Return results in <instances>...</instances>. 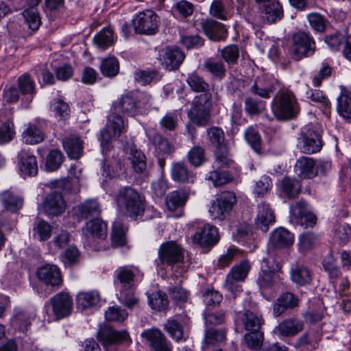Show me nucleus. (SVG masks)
Masks as SVG:
<instances>
[{"instance_id": "f257e3e1", "label": "nucleus", "mask_w": 351, "mask_h": 351, "mask_svg": "<svg viewBox=\"0 0 351 351\" xmlns=\"http://www.w3.org/2000/svg\"><path fill=\"white\" fill-rule=\"evenodd\" d=\"M138 109L137 101L131 93L122 95L113 103L106 126L101 131L100 142L103 152L108 151L112 141L125 132L123 120L117 113L123 112L134 116L137 114Z\"/></svg>"}, {"instance_id": "f03ea898", "label": "nucleus", "mask_w": 351, "mask_h": 351, "mask_svg": "<svg viewBox=\"0 0 351 351\" xmlns=\"http://www.w3.org/2000/svg\"><path fill=\"white\" fill-rule=\"evenodd\" d=\"M118 212L124 216L136 219L145 211V197L130 186L121 188L114 196Z\"/></svg>"}, {"instance_id": "7ed1b4c3", "label": "nucleus", "mask_w": 351, "mask_h": 351, "mask_svg": "<svg viewBox=\"0 0 351 351\" xmlns=\"http://www.w3.org/2000/svg\"><path fill=\"white\" fill-rule=\"evenodd\" d=\"M296 146L303 154H313L319 152L323 146L319 125L309 124L303 128L297 138Z\"/></svg>"}, {"instance_id": "20e7f679", "label": "nucleus", "mask_w": 351, "mask_h": 351, "mask_svg": "<svg viewBox=\"0 0 351 351\" xmlns=\"http://www.w3.org/2000/svg\"><path fill=\"white\" fill-rule=\"evenodd\" d=\"M211 98L210 92L203 93L194 98L192 107L188 111V117L194 124L198 126L208 124L212 108Z\"/></svg>"}, {"instance_id": "39448f33", "label": "nucleus", "mask_w": 351, "mask_h": 351, "mask_svg": "<svg viewBox=\"0 0 351 351\" xmlns=\"http://www.w3.org/2000/svg\"><path fill=\"white\" fill-rule=\"evenodd\" d=\"M272 110L278 119L289 120L297 115L299 106L292 93L283 92L276 99Z\"/></svg>"}, {"instance_id": "423d86ee", "label": "nucleus", "mask_w": 351, "mask_h": 351, "mask_svg": "<svg viewBox=\"0 0 351 351\" xmlns=\"http://www.w3.org/2000/svg\"><path fill=\"white\" fill-rule=\"evenodd\" d=\"M236 202L233 192L223 191L211 202L208 213L213 219L222 221L230 213Z\"/></svg>"}, {"instance_id": "0eeeda50", "label": "nucleus", "mask_w": 351, "mask_h": 351, "mask_svg": "<svg viewBox=\"0 0 351 351\" xmlns=\"http://www.w3.org/2000/svg\"><path fill=\"white\" fill-rule=\"evenodd\" d=\"M250 269V263L243 261L240 264L234 265L226 276L224 287L230 291L234 298L243 291L241 282L246 278Z\"/></svg>"}, {"instance_id": "6e6552de", "label": "nucleus", "mask_w": 351, "mask_h": 351, "mask_svg": "<svg viewBox=\"0 0 351 351\" xmlns=\"http://www.w3.org/2000/svg\"><path fill=\"white\" fill-rule=\"evenodd\" d=\"M315 51V43L310 34L298 32L293 36L292 54L296 60L312 56Z\"/></svg>"}, {"instance_id": "1a4fd4ad", "label": "nucleus", "mask_w": 351, "mask_h": 351, "mask_svg": "<svg viewBox=\"0 0 351 351\" xmlns=\"http://www.w3.org/2000/svg\"><path fill=\"white\" fill-rule=\"evenodd\" d=\"M159 18L150 10L138 13L133 20L134 28L136 33L152 35L156 33L159 25Z\"/></svg>"}, {"instance_id": "9d476101", "label": "nucleus", "mask_w": 351, "mask_h": 351, "mask_svg": "<svg viewBox=\"0 0 351 351\" xmlns=\"http://www.w3.org/2000/svg\"><path fill=\"white\" fill-rule=\"evenodd\" d=\"M291 220L304 228L313 226L317 217L311 212L308 204L300 200L290 206Z\"/></svg>"}, {"instance_id": "9b49d317", "label": "nucleus", "mask_w": 351, "mask_h": 351, "mask_svg": "<svg viewBox=\"0 0 351 351\" xmlns=\"http://www.w3.org/2000/svg\"><path fill=\"white\" fill-rule=\"evenodd\" d=\"M158 258L162 264L174 265L183 261V249L174 241L165 242L158 249Z\"/></svg>"}, {"instance_id": "f8f14e48", "label": "nucleus", "mask_w": 351, "mask_h": 351, "mask_svg": "<svg viewBox=\"0 0 351 351\" xmlns=\"http://www.w3.org/2000/svg\"><path fill=\"white\" fill-rule=\"evenodd\" d=\"M97 337L104 347L117 343H129L131 341L125 330L118 331L109 326L101 328L97 332Z\"/></svg>"}, {"instance_id": "ddd939ff", "label": "nucleus", "mask_w": 351, "mask_h": 351, "mask_svg": "<svg viewBox=\"0 0 351 351\" xmlns=\"http://www.w3.org/2000/svg\"><path fill=\"white\" fill-rule=\"evenodd\" d=\"M49 302L57 319L67 317L72 311L73 300L67 293L60 292L56 294L50 299Z\"/></svg>"}, {"instance_id": "4468645a", "label": "nucleus", "mask_w": 351, "mask_h": 351, "mask_svg": "<svg viewBox=\"0 0 351 351\" xmlns=\"http://www.w3.org/2000/svg\"><path fill=\"white\" fill-rule=\"evenodd\" d=\"M141 336L149 342L154 351H171V343L159 329L145 330L142 332Z\"/></svg>"}, {"instance_id": "2eb2a0df", "label": "nucleus", "mask_w": 351, "mask_h": 351, "mask_svg": "<svg viewBox=\"0 0 351 351\" xmlns=\"http://www.w3.org/2000/svg\"><path fill=\"white\" fill-rule=\"evenodd\" d=\"M185 56L178 48H165L160 51L159 60L162 66L169 71L178 69Z\"/></svg>"}, {"instance_id": "dca6fc26", "label": "nucleus", "mask_w": 351, "mask_h": 351, "mask_svg": "<svg viewBox=\"0 0 351 351\" xmlns=\"http://www.w3.org/2000/svg\"><path fill=\"white\" fill-rule=\"evenodd\" d=\"M35 313L29 310L16 307L11 319L12 326L21 332L28 330L32 322L35 318Z\"/></svg>"}, {"instance_id": "f3484780", "label": "nucleus", "mask_w": 351, "mask_h": 351, "mask_svg": "<svg viewBox=\"0 0 351 351\" xmlns=\"http://www.w3.org/2000/svg\"><path fill=\"white\" fill-rule=\"evenodd\" d=\"M219 239L217 228L209 224L204 225L193 235L195 243L202 247L210 246L216 244Z\"/></svg>"}, {"instance_id": "a211bd4d", "label": "nucleus", "mask_w": 351, "mask_h": 351, "mask_svg": "<svg viewBox=\"0 0 351 351\" xmlns=\"http://www.w3.org/2000/svg\"><path fill=\"white\" fill-rule=\"evenodd\" d=\"M303 329V321L295 317H290L280 322L275 328L274 332L279 336L290 337L296 335Z\"/></svg>"}, {"instance_id": "6ab92c4d", "label": "nucleus", "mask_w": 351, "mask_h": 351, "mask_svg": "<svg viewBox=\"0 0 351 351\" xmlns=\"http://www.w3.org/2000/svg\"><path fill=\"white\" fill-rule=\"evenodd\" d=\"M37 277L46 285L52 287L59 286L62 283V276L59 268L55 265H45L37 270Z\"/></svg>"}, {"instance_id": "aec40b11", "label": "nucleus", "mask_w": 351, "mask_h": 351, "mask_svg": "<svg viewBox=\"0 0 351 351\" xmlns=\"http://www.w3.org/2000/svg\"><path fill=\"white\" fill-rule=\"evenodd\" d=\"M294 243V236L285 228L274 230L269 237V245L275 249L288 248Z\"/></svg>"}, {"instance_id": "412c9836", "label": "nucleus", "mask_w": 351, "mask_h": 351, "mask_svg": "<svg viewBox=\"0 0 351 351\" xmlns=\"http://www.w3.org/2000/svg\"><path fill=\"white\" fill-rule=\"evenodd\" d=\"M299 305V299L290 292H286L280 295L273 305V313L275 317H279L287 311L293 309Z\"/></svg>"}, {"instance_id": "4be33fe9", "label": "nucleus", "mask_w": 351, "mask_h": 351, "mask_svg": "<svg viewBox=\"0 0 351 351\" xmlns=\"http://www.w3.org/2000/svg\"><path fill=\"white\" fill-rule=\"evenodd\" d=\"M66 208V202L60 193H49L43 202V208L47 215H59Z\"/></svg>"}, {"instance_id": "5701e85b", "label": "nucleus", "mask_w": 351, "mask_h": 351, "mask_svg": "<svg viewBox=\"0 0 351 351\" xmlns=\"http://www.w3.org/2000/svg\"><path fill=\"white\" fill-rule=\"evenodd\" d=\"M315 165V160L312 158L302 156L296 161L295 171L301 178L311 179L317 175Z\"/></svg>"}, {"instance_id": "b1692460", "label": "nucleus", "mask_w": 351, "mask_h": 351, "mask_svg": "<svg viewBox=\"0 0 351 351\" xmlns=\"http://www.w3.org/2000/svg\"><path fill=\"white\" fill-rule=\"evenodd\" d=\"M202 28L209 39L213 41L224 40L227 30L225 26L213 20H206L201 23Z\"/></svg>"}, {"instance_id": "393cba45", "label": "nucleus", "mask_w": 351, "mask_h": 351, "mask_svg": "<svg viewBox=\"0 0 351 351\" xmlns=\"http://www.w3.org/2000/svg\"><path fill=\"white\" fill-rule=\"evenodd\" d=\"M275 221V215L269 205L263 202L258 206L256 226L263 232L268 230L269 226Z\"/></svg>"}, {"instance_id": "a878e982", "label": "nucleus", "mask_w": 351, "mask_h": 351, "mask_svg": "<svg viewBox=\"0 0 351 351\" xmlns=\"http://www.w3.org/2000/svg\"><path fill=\"white\" fill-rule=\"evenodd\" d=\"M137 269L128 266L119 267L115 271V282L121 285V289H132Z\"/></svg>"}, {"instance_id": "bb28decb", "label": "nucleus", "mask_w": 351, "mask_h": 351, "mask_svg": "<svg viewBox=\"0 0 351 351\" xmlns=\"http://www.w3.org/2000/svg\"><path fill=\"white\" fill-rule=\"evenodd\" d=\"M171 175L174 181L181 183H193L196 177L195 173L189 170L187 165L182 162L172 164Z\"/></svg>"}, {"instance_id": "cd10ccee", "label": "nucleus", "mask_w": 351, "mask_h": 351, "mask_svg": "<svg viewBox=\"0 0 351 351\" xmlns=\"http://www.w3.org/2000/svg\"><path fill=\"white\" fill-rule=\"evenodd\" d=\"M20 170L23 175L34 176L38 173V164L36 156L27 150H22L19 154Z\"/></svg>"}, {"instance_id": "c85d7f7f", "label": "nucleus", "mask_w": 351, "mask_h": 351, "mask_svg": "<svg viewBox=\"0 0 351 351\" xmlns=\"http://www.w3.org/2000/svg\"><path fill=\"white\" fill-rule=\"evenodd\" d=\"M63 147L68 156L71 159L80 158L83 152V142L78 137H69L65 138Z\"/></svg>"}, {"instance_id": "c756f323", "label": "nucleus", "mask_w": 351, "mask_h": 351, "mask_svg": "<svg viewBox=\"0 0 351 351\" xmlns=\"http://www.w3.org/2000/svg\"><path fill=\"white\" fill-rule=\"evenodd\" d=\"M250 91L263 98H269L270 93L273 92V86L267 77L258 76L251 86Z\"/></svg>"}, {"instance_id": "7c9ffc66", "label": "nucleus", "mask_w": 351, "mask_h": 351, "mask_svg": "<svg viewBox=\"0 0 351 351\" xmlns=\"http://www.w3.org/2000/svg\"><path fill=\"white\" fill-rule=\"evenodd\" d=\"M83 232L86 235L89 234L93 237L101 239L106 237L107 228L103 221L95 217L86 223V226L83 228Z\"/></svg>"}, {"instance_id": "2f4dec72", "label": "nucleus", "mask_w": 351, "mask_h": 351, "mask_svg": "<svg viewBox=\"0 0 351 351\" xmlns=\"http://www.w3.org/2000/svg\"><path fill=\"white\" fill-rule=\"evenodd\" d=\"M187 193L179 189L170 193L166 199V206L170 211H174L177 208L183 206L188 199Z\"/></svg>"}, {"instance_id": "473e14b6", "label": "nucleus", "mask_w": 351, "mask_h": 351, "mask_svg": "<svg viewBox=\"0 0 351 351\" xmlns=\"http://www.w3.org/2000/svg\"><path fill=\"white\" fill-rule=\"evenodd\" d=\"M116 37L110 27L103 28L94 37L95 44L100 49H105L112 45Z\"/></svg>"}, {"instance_id": "72a5a7b5", "label": "nucleus", "mask_w": 351, "mask_h": 351, "mask_svg": "<svg viewBox=\"0 0 351 351\" xmlns=\"http://www.w3.org/2000/svg\"><path fill=\"white\" fill-rule=\"evenodd\" d=\"M1 202L5 210L12 213L16 212L23 206V200L15 195L10 191H5L1 194Z\"/></svg>"}, {"instance_id": "f704fd0d", "label": "nucleus", "mask_w": 351, "mask_h": 351, "mask_svg": "<svg viewBox=\"0 0 351 351\" xmlns=\"http://www.w3.org/2000/svg\"><path fill=\"white\" fill-rule=\"evenodd\" d=\"M280 189L288 198H295L300 193L301 183L296 178H284L281 181Z\"/></svg>"}, {"instance_id": "c9c22d12", "label": "nucleus", "mask_w": 351, "mask_h": 351, "mask_svg": "<svg viewBox=\"0 0 351 351\" xmlns=\"http://www.w3.org/2000/svg\"><path fill=\"white\" fill-rule=\"evenodd\" d=\"M23 141L29 145L41 143L44 139V133L34 124L29 123L22 133Z\"/></svg>"}, {"instance_id": "e433bc0d", "label": "nucleus", "mask_w": 351, "mask_h": 351, "mask_svg": "<svg viewBox=\"0 0 351 351\" xmlns=\"http://www.w3.org/2000/svg\"><path fill=\"white\" fill-rule=\"evenodd\" d=\"M186 156L189 162L194 167H199L206 161V151L199 145L192 147Z\"/></svg>"}, {"instance_id": "4c0bfd02", "label": "nucleus", "mask_w": 351, "mask_h": 351, "mask_svg": "<svg viewBox=\"0 0 351 351\" xmlns=\"http://www.w3.org/2000/svg\"><path fill=\"white\" fill-rule=\"evenodd\" d=\"M77 211L82 218L97 217L100 213L98 202L95 199L87 200L78 206Z\"/></svg>"}, {"instance_id": "58836bf2", "label": "nucleus", "mask_w": 351, "mask_h": 351, "mask_svg": "<svg viewBox=\"0 0 351 351\" xmlns=\"http://www.w3.org/2000/svg\"><path fill=\"white\" fill-rule=\"evenodd\" d=\"M337 111L344 119H351V92L345 90L338 98Z\"/></svg>"}, {"instance_id": "ea45409f", "label": "nucleus", "mask_w": 351, "mask_h": 351, "mask_svg": "<svg viewBox=\"0 0 351 351\" xmlns=\"http://www.w3.org/2000/svg\"><path fill=\"white\" fill-rule=\"evenodd\" d=\"M164 330L176 341L186 338L182 326L175 319H168L164 325Z\"/></svg>"}, {"instance_id": "a19ab883", "label": "nucleus", "mask_w": 351, "mask_h": 351, "mask_svg": "<svg viewBox=\"0 0 351 351\" xmlns=\"http://www.w3.org/2000/svg\"><path fill=\"white\" fill-rule=\"evenodd\" d=\"M100 300V295L96 291L80 292L77 295V303L79 306L86 308L97 304Z\"/></svg>"}, {"instance_id": "79ce46f5", "label": "nucleus", "mask_w": 351, "mask_h": 351, "mask_svg": "<svg viewBox=\"0 0 351 351\" xmlns=\"http://www.w3.org/2000/svg\"><path fill=\"white\" fill-rule=\"evenodd\" d=\"M291 279L300 286L306 285L311 281V271L304 266H298L291 271Z\"/></svg>"}, {"instance_id": "37998d69", "label": "nucleus", "mask_w": 351, "mask_h": 351, "mask_svg": "<svg viewBox=\"0 0 351 351\" xmlns=\"http://www.w3.org/2000/svg\"><path fill=\"white\" fill-rule=\"evenodd\" d=\"M64 161L62 152L58 149L51 150L46 157L45 167L48 171L58 170Z\"/></svg>"}, {"instance_id": "c03bdc74", "label": "nucleus", "mask_w": 351, "mask_h": 351, "mask_svg": "<svg viewBox=\"0 0 351 351\" xmlns=\"http://www.w3.org/2000/svg\"><path fill=\"white\" fill-rule=\"evenodd\" d=\"M149 304L152 309L162 311L168 306V300L165 293L161 291L154 292L148 295Z\"/></svg>"}, {"instance_id": "a18cd8bd", "label": "nucleus", "mask_w": 351, "mask_h": 351, "mask_svg": "<svg viewBox=\"0 0 351 351\" xmlns=\"http://www.w3.org/2000/svg\"><path fill=\"white\" fill-rule=\"evenodd\" d=\"M265 108V103L252 97H247L244 101V110L250 115H257L261 113Z\"/></svg>"}, {"instance_id": "49530a36", "label": "nucleus", "mask_w": 351, "mask_h": 351, "mask_svg": "<svg viewBox=\"0 0 351 351\" xmlns=\"http://www.w3.org/2000/svg\"><path fill=\"white\" fill-rule=\"evenodd\" d=\"M111 239L112 245L116 247L125 243V228L119 221H116L112 224Z\"/></svg>"}, {"instance_id": "de8ad7c7", "label": "nucleus", "mask_w": 351, "mask_h": 351, "mask_svg": "<svg viewBox=\"0 0 351 351\" xmlns=\"http://www.w3.org/2000/svg\"><path fill=\"white\" fill-rule=\"evenodd\" d=\"M245 328L250 332L260 330L263 321L260 317L250 311H246L242 317Z\"/></svg>"}, {"instance_id": "09e8293b", "label": "nucleus", "mask_w": 351, "mask_h": 351, "mask_svg": "<svg viewBox=\"0 0 351 351\" xmlns=\"http://www.w3.org/2000/svg\"><path fill=\"white\" fill-rule=\"evenodd\" d=\"M186 82L194 92H209V84L204 79L195 73L189 75Z\"/></svg>"}, {"instance_id": "8fccbe9b", "label": "nucleus", "mask_w": 351, "mask_h": 351, "mask_svg": "<svg viewBox=\"0 0 351 351\" xmlns=\"http://www.w3.org/2000/svg\"><path fill=\"white\" fill-rule=\"evenodd\" d=\"M119 69V62L114 57H109L102 60L100 70L104 76L114 77L118 73Z\"/></svg>"}, {"instance_id": "3c124183", "label": "nucleus", "mask_w": 351, "mask_h": 351, "mask_svg": "<svg viewBox=\"0 0 351 351\" xmlns=\"http://www.w3.org/2000/svg\"><path fill=\"white\" fill-rule=\"evenodd\" d=\"M263 17L269 22L274 23L280 20L282 15V9L278 2H272L265 6Z\"/></svg>"}, {"instance_id": "603ef678", "label": "nucleus", "mask_w": 351, "mask_h": 351, "mask_svg": "<svg viewBox=\"0 0 351 351\" xmlns=\"http://www.w3.org/2000/svg\"><path fill=\"white\" fill-rule=\"evenodd\" d=\"M51 109L59 119L65 120L69 117L70 108L68 104L62 99H53L51 104Z\"/></svg>"}, {"instance_id": "864d4df0", "label": "nucleus", "mask_w": 351, "mask_h": 351, "mask_svg": "<svg viewBox=\"0 0 351 351\" xmlns=\"http://www.w3.org/2000/svg\"><path fill=\"white\" fill-rule=\"evenodd\" d=\"M23 15L31 29L35 31L39 28L41 21L39 14L35 7H31L30 8L25 10L23 12Z\"/></svg>"}, {"instance_id": "5fc2aeb1", "label": "nucleus", "mask_w": 351, "mask_h": 351, "mask_svg": "<svg viewBox=\"0 0 351 351\" xmlns=\"http://www.w3.org/2000/svg\"><path fill=\"white\" fill-rule=\"evenodd\" d=\"M204 66L214 77L221 80L226 74V68L222 61L209 59L205 62Z\"/></svg>"}, {"instance_id": "6e6d98bb", "label": "nucleus", "mask_w": 351, "mask_h": 351, "mask_svg": "<svg viewBox=\"0 0 351 351\" xmlns=\"http://www.w3.org/2000/svg\"><path fill=\"white\" fill-rule=\"evenodd\" d=\"M264 335L263 332L261 330L257 332H251L245 335L244 340L247 346L252 350H259L263 342Z\"/></svg>"}, {"instance_id": "4d7b16f0", "label": "nucleus", "mask_w": 351, "mask_h": 351, "mask_svg": "<svg viewBox=\"0 0 351 351\" xmlns=\"http://www.w3.org/2000/svg\"><path fill=\"white\" fill-rule=\"evenodd\" d=\"M225 338L226 332L222 329L217 330L215 328H210L207 330L205 333V347H204V349L209 345H215L223 341Z\"/></svg>"}, {"instance_id": "13d9d810", "label": "nucleus", "mask_w": 351, "mask_h": 351, "mask_svg": "<svg viewBox=\"0 0 351 351\" xmlns=\"http://www.w3.org/2000/svg\"><path fill=\"white\" fill-rule=\"evenodd\" d=\"M130 159L134 171L141 173L145 171L146 158L141 151L136 149L132 150Z\"/></svg>"}, {"instance_id": "bf43d9fd", "label": "nucleus", "mask_w": 351, "mask_h": 351, "mask_svg": "<svg viewBox=\"0 0 351 351\" xmlns=\"http://www.w3.org/2000/svg\"><path fill=\"white\" fill-rule=\"evenodd\" d=\"M18 84L20 91L23 95H29L31 99L32 95L35 94V86L34 81L28 75H23L19 77Z\"/></svg>"}, {"instance_id": "052dcab7", "label": "nucleus", "mask_w": 351, "mask_h": 351, "mask_svg": "<svg viewBox=\"0 0 351 351\" xmlns=\"http://www.w3.org/2000/svg\"><path fill=\"white\" fill-rule=\"evenodd\" d=\"M245 138L252 149L257 153L261 151V136L254 128H248L245 132Z\"/></svg>"}, {"instance_id": "680f3d73", "label": "nucleus", "mask_w": 351, "mask_h": 351, "mask_svg": "<svg viewBox=\"0 0 351 351\" xmlns=\"http://www.w3.org/2000/svg\"><path fill=\"white\" fill-rule=\"evenodd\" d=\"M34 235L40 241L47 240L51 234V226L46 221L38 222L34 228Z\"/></svg>"}, {"instance_id": "e2e57ef3", "label": "nucleus", "mask_w": 351, "mask_h": 351, "mask_svg": "<svg viewBox=\"0 0 351 351\" xmlns=\"http://www.w3.org/2000/svg\"><path fill=\"white\" fill-rule=\"evenodd\" d=\"M306 98L312 101L318 103L320 106L327 109L330 107V103L322 91L319 90H309L306 92Z\"/></svg>"}, {"instance_id": "0e129e2a", "label": "nucleus", "mask_w": 351, "mask_h": 351, "mask_svg": "<svg viewBox=\"0 0 351 351\" xmlns=\"http://www.w3.org/2000/svg\"><path fill=\"white\" fill-rule=\"evenodd\" d=\"M221 56L228 64L236 63L239 56L238 47L235 45H231L224 47L221 50Z\"/></svg>"}, {"instance_id": "69168bd1", "label": "nucleus", "mask_w": 351, "mask_h": 351, "mask_svg": "<svg viewBox=\"0 0 351 351\" xmlns=\"http://www.w3.org/2000/svg\"><path fill=\"white\" fill-rule=\"evenodd\" d=\"M127 317L126 311L119 306L110 307L105 313V317L108 321L123 322Z\"/></svg>"}, {"instance_id": "338daca9", "label": "nucleus", "mask_w": 351, "mask_h": 351, "mask_svg": "<svg viewBox=\"0 0 351 351\" xmlns=\"http://www.w3.org/2000/svg\"><path fill=\"white\" fill-rule=\"evenodd\" d=\"M119 301L128 308H132L138 304L139 300L134 295L132 289H121Z\"/></svg>"}, {"instance_id": "774afa93", "label": "nucleus", "mask_w": 351, "mask_h": 351, "mask_svg": "<svg viewBox=\"0 0 351 351\" xmlns=\"http://www.w3.org/2000/svg\"><path fill=\"white\" fill-rule=\"evenodd\" d=\"M308 20L311 27L316 32H322L326 28V21L319 14L311 13L308 15Z\"/></svg>"}]
</instances>
